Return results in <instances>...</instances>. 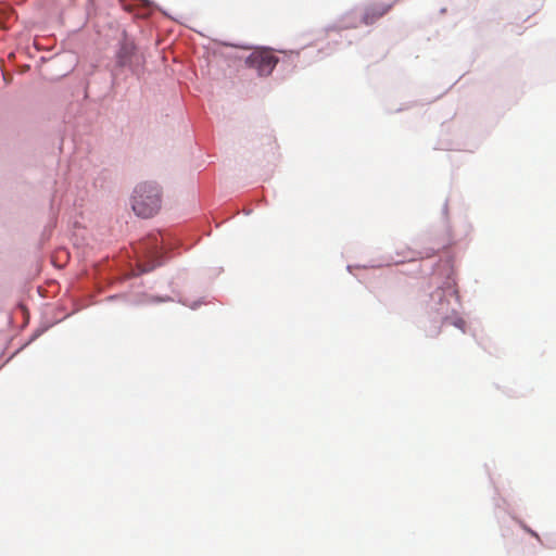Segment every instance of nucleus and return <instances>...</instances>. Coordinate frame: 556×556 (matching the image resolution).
I'll list each match as a JSON object with an SVG mask.
<instances>
[{
	"label": "nucleus",
	"mask_w": 556,
	"mask_h": 556,
	"mask_svg": "<svg viewBox=\"0 0 556 556\" xmlns=\"http://www.w3.org/2000/svg\"><path fill=\"white\" fill-rule=\"evenodd\" d=\"M162 203L161 190L152 182L139 184L132 194L131 207L136 215L149 218L155 215Z\"/></svg>",
	"instance_id": "f257e3e1"
},
{
	"label": "nucleus",
	"mask_w": 556,
	"mask_h": 556,
	"mask_svg": "<svg viewBox=\"0 0 556 556\" xmlns=\"http://www.w3.org/2000/svg\"><path fill=\"white\" fill-rule=\"evenodd\" d=\"M277 63L278 58L267 49L255 50L245 59V64L255 70L260 76L271 74Z\"/></svg>",
	"instance_id": "7ed1b4c3"
},
{
	"label": "nucleus",
	"mask_w": 556,
	"mask_h": 556,
	"mask_svg": "<svg viewBox=\"0 0 556 556\" xmlns=\"http://www.w3.org/2000/svg\"><path fill=\"white\" fill-rule=\"evenodd\" d=\"M151 243L152 245V249L151 251H149V253L151 254V256H155L159 254V250H157V237L156 236H152L148 239L147 241V245H149Z\"/></svg>",
	"instance_id": "423d86ee"
},
{
	"label": "nucleus",
	"mask_w": 556,
	"mask_h": 556,
	"mask_svg": "<svg viewBox=\"0 0 556 556\" xmlns=\"http://www.w3.org/2000/svg\"><path fill=\"white\" fill-rule=\"evenodd\" d=\"M139 55L137 53V48L135 43L124 38V40L119 45V49L116 52V63L121 67H131L134 64H138Z\"/></svg>",
	"instance_id": "20e7f679"
},
{
	"label": "nucleus",
	"mask_w": 556,
	"mask_h": 556,
	"mask_svg": "<svg viewBox=\"0 0 556 556\" xmlns=\"http://www.w3.org/2000/svg\"><path fill=\"white\" fill-rule=\"evenodd\" d=\"M392 3H372L365 8L362 22L365 25H372L382 16H384L393 7Z\"/></svg>",
	"instance_id": "39448f33"
},
{
	"label": "nucleus",
	"mask_w": 556,
	"mask_h": 556,
	"mask_svg": "<svg viewBox=\"0 0 556 556\" xmlns=\"http://www.w3.org/2000/svg\"><path fill=\"white\" fill-rule=\"evenodd\" d=\"M456 294L451 286L446 288H439L432 294L431 299L434 302L433 309L441 316L444 324H451L459 329H464L465 320L458 316L454 308H450L451 299Z\"/></svg>",
	"instance_id": "f03ea898"
}]
</instances>
